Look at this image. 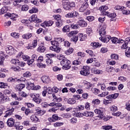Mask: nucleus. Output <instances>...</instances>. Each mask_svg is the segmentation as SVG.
<instances>
[{
  "mask_svg": "<svg viewBox=\"0 0 130 130\" xmlns=\"http://www.w3.org/2000/svg\"><path fill=\"white\" fill-rule=\"evenodd\" d=\"M98 30H99V34L100 36H101V37L100 38V40H101L102 42H104L105 43L109 42V40H110V36H105L104 37V35L106 34L105 26H100Z\"/></svg>",
  "mask_w": 130,
  "mask_h": 130,
  "instance_id": "f257e3e1",
  "label": "nucleus"
},
{
  "mask_svg": "<svg viewBox=\"0 0 130 130\" xmlns=\"http://www.w3.org/2000/svg\"><path fill=\"white\" fill-rule=\"evenodd\" d=\"M45 89H46V91H47V93H48V97L49 98H53L52 100L53 101L56 102H60L62 100L61 98H58L57 96H56L54 94H52L53 90L51 87H44Z\"/></svg>",
  "mask_w": 130,
  "mask_h": 130,
  "instance_id": "f03ea898",
  "label": "nucleus"
},
{
  "mask_svg": "<svg viewBox=\"0 0 130 130\" xmlns=\"http://www.w3.org/2000/svg\"><path fill=\"white\" fill-rule=\"evenodd\" d=\"M29 96L32 99V101L37 103V104H40L42 102V99L40 98V94L39 93H30Z\"/></svg>",
  "mask_w": 130,
  "mask_h": 130,
  "instance_id": "7ed1b4c3",
  "label": "nucleus"
},
{
  "mask_svg": "<svg viewBox=\"0 0 130 130\" xmlns=\"http://www.w3.org/2000/svg\"><path fill=\"white\" fill-rule=\"evenodd\" d=\"M60 64L62 66V69L67 70L71 69V61L66 58L64 60L60 61Z\"/></svg>",
  "mask_w": 130,
  "mask_h": 130,
  "instance_id": "20e7f679",
  "label": "nucleus"
},
{
  "mask_svg": "<svg viewBox=\"0 0 130 130\" xmlns=\"http://www.w3.org/2000/svg\"><path fill=\"white\" fill-rule=\"evenodd\" d=\"M80 74L82 76H88L90 74V67L89 66H83L80 72Z\"/></svg>",
  "mask_w": 130,
  "mask_h": 130,
  "instance_id": "39448f33",
  "label": "nucleus"
},
{
  "mask_svg": "<svg viewBox=\"0 0 130 130\" xmlns=\"http://www.w3.org/2000/svg\"><path fill=\"white\" fill-rule=\"evenodd\" d=\"M65 17H66V18H75L76 17H79V13L73 11L66 14Z\"/></svg>",
  "mask_w": 130,
  "mask_h": 130,
  "instance_id": "423d86ee",
  "label": "nucleus"
},
{
  "mask_svg": "<svg viewBox=\"0 0 130 130\" xmlns=\"http://www.w3.org/2000/svg\"><path fill=\"white\" fill-rule=\"evenodd\" d=\"M104 108H100V109H96L95 110H94V112L96 114L99 115V117L102 118H103V116L104 115V113H103V111H104Z\"/></svg>",
  "mask_w": 130,
  "mask_h": 130,
  "instance_id": "0eeeda50",
  "label": "nucleus"
},
{
  "mask_svg": "<svg viewBox=\"0 0 130 130\" xmlns=\"http://www.w3.org/2000/svg\"><path fill=\"white\" fill-rule=\"evenodd\" d=\"M11 63H13V64H17L19 67H21V68L25 67L26 64L24 62H20L18 59H12L11 60Z\"/></svg>",
  "mask_w": 130,
  "mask_h": 130,
  "instance_id": "6e6552de",
  "label": "nucleus"
},
{
  "mask_svg": "<svg viewBox=\"0 0 130 130\" xmlns=\"http://www.w3.org/2000/svg\"><path fill=\"white\" fill-rule=\"evenodd\" d=\"M29 21H30V22H35V23H42V20L38 18L36 15H33L31 16L29 19Z\"/></svg>",
  "mask_w": 130,
  "mask_h": 130,
  "instance_id": "1a4fd4ad",
  "label": "nucleus"
},
{
  "mask_svg": "<svg viewBox=\"0 0 130 130\" xmlns=\"http://www.w3.org/2000/svg\"><path fill=\"white\" fill-rule=\"evenodd\" d=\"M42 106L44 108H46L47 107H48V106H55L56 107H58V103H56L55 102H52L49 104H47V103H42Z\"/></svg>",
  "mask_w": 130,
  "mask_h": 130,
  "instance_id": "9d476101",
  "label": "nucleus"
},
{
  "mask_svg": "<svg viewBox=\"0 0 130 130\" xmlns=\"http://www.w3.org/2000/svg\"><path fill=\"white\" fill-rule=\"evenodd\" d=\"M50 43L53 46H52L53 49H60L59 47V43L57 41L54 40V41H52L50 42Z\"/></svg>",
  "mask_w": 130,
  "mask_h": 130,
  "instance_id": "9b49d317",
  "label": "nucleus"
},
{
  "mask_svg": "<svg viewBox=\"0 0 130 130\" xmlns=\"http://www.w3.org/2000/svg\"><path fill=\"white\" fill-rule=\"evenodd\" d=\"M88 7L89 4H88V3H83V4L80 7V8H79V11L81 13H83L85 12V11H86Z\"/></svg>",
  "mask_w": 130,
  "mask_h": 130,
  "instance_id": "f8f14e48",
  "label": "nucleus"
},
{
  "mask_svg": "<svg viewBox=\"0 0 130 130\" xmlns=\"http://www.w3.org/2000/svg\"><path fill=\"white\" fill-rule=\"evenodd\" d=\"M103 16H107L109 18H112V19H114L116 17V14L115 13H110L108 12H103L102 13Z\"/></svg>",
  "mask_w": 130,
  "mask_h": 130,
  "instance_id": "ddd939ff",
  "label": "nucleus"
},
{
  "mask_svg": "<svg viewBox=\"0 0 130 130\" xmlns=\"http://www.w3.org/2000/svg\"><path fill=\"white\" fill-rule=\"evenodd\" d=\"M7 123L9 127H13L15 125V119H13V118H10L8 119Z\"/></svg>",
  "mask_w": 130,
  "mask_h": 130,
  "instance_id": "4468645a",
  "label": "nucleus"
},
{
  "mask_svg": "<svg viewBox=\"0 0 130 130\" xmlns=\"http://www.w3.org/2000/svg\"><path fill=\"white\" fill-rule=\"evenodd\" d=\"M14 111H15V109L13 108L8 110L6 112L4 117H9V116H11V115L13 114V112H14Z\"/></svg>",
  "mask_w": 130,
  "mask_h": 130,
  "instance_id": "2eb2a0df",
  "label": "nucleus"
},
{
  "mask_svg": "<svg viewBox=\"0 0 130 130\" xmlns=\"http://www.w3.org/2000/svg\"><path fill=\"white\" fill-rule=\"evenodd\" d=\"M62 6L63 9L64 10H67L68 11L71 10V8H70V4L68 3L66 0H63L62 1Z\"/></svg>",
  "mask_w": 130,
  "mask_h": 130,
  "instance_id": "dca6fc26",
  "label": "nucleus"
},
{
  "mask_svg": "<svg viewBox=\"0 0 130 130\" xmlns=\"http://www.w3.org/2000/svg\"><path fill=\"white\" fill-rule=\"evenodd\" d=\"M36 111L38 115H43L45 113V111L42 110L39 107L36 108Z\"/></svg>",
  "mask_w": 130,
  "mask_h": 130,
  "instance_id": "f3484780",
  "label": "nucleus"
},
{
  "mask_svg": "<svg viewBox=\"0 0 130 130\" xmlns=\"http://www.w3.org/2000/svg\"><path fill=\"white\" fill-rule=\"evenodd\" d=\"M82 114L83 115V116H86V117H92V116H94V113L93 112L91 111H85Z\"/></svg>",
  "mask_w": 130,
  "mask_h": 130,
  "instance_id": "a211bd4d",
  "label": "nucleus"
},
{
  "mask_svg": "<svg viewBox=\"0 0 130 130\" xmlns=\"http://www.w3.org/2000/svg\"><path fill=\"white\" fill-rule=\"evenodd\" d=\"M58 119V116L56 114H54L52 116V117L48 118L49 121L51 122H54V121H56Z\"/></svg>",
  "mask_w": 130,
  "mask_h": 130,
  "instance_id": "6ab92c4d",
  "label": "nucleus"
},
{
  "mask_svg": "<svg viewBox=\"0 0 130 130\" xmlns=\"http://www.w3.org/2000/svg\"><path fill=\"white\" fill-rule=\"evenodd\" d=\"M30 120H31L32 122H35L36 123L40 121L38 117H37V116L35 115H32L30 116Z\"/></svg>",
  "mask_w": 130,
  "mask_h": 130,
  "instance_id": "aec40b11",
  "label": "nucleus"
},
{
  "mask_svg": "<svg viewBox=\"0 0 130 130\" xmlns=\"http://www.w3.org/2000/svg\"><path fill=\"white\" fill-rule=\"evenodd\" d=\"M32 36H33V34L28 32V33L23 35L22 38H23V39L28 40V39H30V38H31V37H32Z\"/></svg>",
  "mask_w": 130,
  "mask_h": 130,
  "instance_id": "412c9836",
  "label": "nucleus"
},
{
  "mask_svg": "<svg viewBox=\"0 0 130 130\" xmlns=\"http://www.w3.org/2000/svg\"><path fill=\"white\" fill-rule=\"evenodd\" d=\"M25 88V84H19L16 85L15 89L16 91H21Z\"/></svg>",
  "mask_w": 130,
  "mask_h": 130,
  "instance_id": "4be33fe9",
  "label": "nucleus"
},
{
  "mask_svg": "<svg viewBox=\"0 0 130 130\" xmlns=\"http://www.w3.org/2000/svg\"><path fill=\"white\" fill-rule=\"evenodd\" d=\"M41 80L43 83H47L50 82V79H49V77L47 76H44L41 78Z\"/></svg>",
  "mask_w": 130,
  "mask_h": 130,
  "instance_id": "5701e85b",
  "label": "nucleus"
},
{
  "mask_svg": "<svg viewBox=\"0 0 130 130\" xmlns=\"http://www.w3.org/2000/svg\"><path fill=\"white\" fill-rule=\"evenodd\" d=\"M97 86H98V88H101V90H102V91H104V90H105V89H106V85H105V83H104L99 82L98 83Z\"/></svg>",
  "mask_w": 130,
  "mask_h": 130,
  "instance_id": "b1692460",
  "label": "nucleus"
},
{
  "mask_svg": "<svg viewBox=\"0 0 130 130\" xmlns=\"http://www.w3.org/2000/svg\"><path fill=\"white\" fill-rule=\"evenodd\" d=\"M5 17H10V18H11V19H12L13 20H16V18H18V15L17 14H15L14 13L13 14H10V13H7L5 15Z\"/></svg>",
  "mask_w": 130,
  "mask_h": 130,
  "instance_id": "393cba45",
  "label": "nucleus"
},
{
  "mask_svg": "<svg viewBox=\"0 0 130 130\" xmlns=\"http://www.w3.org/2000/svg\"><path fill=\"white\" fill-rule=\"evenodd\" d=\"M78 24L79 26H80V27H87V22H86L85 21V20H79L78 22Z\"/></svg>",
  "mask_w": 130,
  "mask_h": 130,
  "instance_id": "a878e982",
  "label": "nucleus"
},
{
  "mask_svg": "<svg viewBox=\"0 0 130 130\" xmlns=\"http://www.w3.org/2000/svg\"><path fill=\"white\" fill-rule=\"evenodd\" d=\"M25 83L27 84L28 90H33L35 86L34 83H30V82H27V81H25Z\"/></svg>",
  "mask_w": 130,
  "mask_h": 130,
  "instance_id": "bb28decb",
  "label": "nucleus"
},
{
  "mask_svg": "<svg viewBox=\"0 0 130 130\" xmlns=\"http://www.w3.org/2000/svg\"><path fill=\"white\" fill-rule=\"evenodd\" d=\"M1 103H5V102H7V101H9V97L7 95H4L0 99Z\"/></svg>",
  "mask_w": 130,
  "mask_h": 130,
  "instance_id": "cd10ccee",
  "label": "nucleus"
},
{
  "mask_svg": "<svg viewBox=\"0 0 130 130\" xmlns=\"http://www.w3.org/2000/svg\"><path fill=\"white\" fill-rule=\"evenodd\" d=\"M122 12V13L123 15H129L130 14V11L127 10L126 8H125L124 7H123V8H122V10H121Z\"/></svg>",
  "mask_w": 130,
  "mask_h": 130,
  "instance_id": "c85d7f7f",
  "label": "nucleus"
},
{
  "mask_svg": "<svg viewBox=\"0 0 130 130\" xmlns=\"http://www.w3.org/2000/svg\"><path fill=\"white\" fill-rule=\"evenodd\" d=\"M0 66H4V61H5V57L4 56V53H0Z\"/></svg>",
  "mask_w": 130,
  "mask_h": 130,
  "instance_id": "c756f323",
  "label": "nucleus"
},
{
  "mask_svg": "<svg viewBox=\"0 0 130 130\" xmlns=\"http://www.w3.org/2000/svg\"><path fill=\"white\" fill-rule=\"evenodd\" d=\"M78 38L80 39V41H84V40H86L87 37L86 35L83 36V34H78Z\"/></svg>",
  "mask_w": 130,
  "mask_h": 130,
  "instance_id": "7c9ffc66",
  "label": "nucleus"
},
{
  "mask_svg": "<svg viewBox=\"0 0 130 130\" xmlns=\"http://www.w3.org/2000/svg\"><path fill=\"white\" fill-rule=\"evenodd\" d=\"M11 97H12V98H14V99H15V100H17L18 101H22V100H23V98H22V97L19 98V97L17 96V94L16 93L12 94Z\"/></svg>",
  "mask_w": 130,
  "mask_h": 130,
  "instance_id": "2f4dec72",
  "label": "nucleus"
},
{
  "mask_svg": "<svg viewBox=\"0 0 130 130\" xmlns=\"http://www.w3.org/2000/svg\"><path fill=\"white\" fill-rule=\"evenodd\" d=\"M91 46H92V47H94V48H99V47H101V44H100L99 43H91L90 44Z\"/></svg>",
  "mask_w": 130,
  "mask_h": 130,
  "instance_id": "473e14b6",
  "label": "nucleus"
},
{
  "mask_svg": "<svg viewBox=\"0 0 130 130\" xmlns=\"http://www.w3.org/2000/svg\"><path fill=\"white\" fill-rule=\"evenodd\" d=\"M83 84L84 85H85L86 89H87L88 90L90 89V88L92 87V84L88 82V81H84Z\"/></svg>",
  "mask_w": 130,
  "mask_h": 130,
  "instance_id": "72a5a7b5",
  "label": "nucleus"
},
{
  "mask_svg": "<svg viewBox=\"0 0 130 130\" xmlns=\"http://www.w3.org/2000/svg\"><path fill=\"white\" fill-rule=\"evenodd\" d=\"M54 22L52 20H49L48 21H45L44 24H45V26L47 27H50V26H52L53 25Z\"/></svg>",
  "mask_w": 130,
  "mask_h": 130,
  "instance_id": "f704fd0d",
  "label": "nucleus"
},
{
  "mask_svg": "<svg viewBox=\"0 0 130 130\" xmlns=\"http://www.w3.org/2000/svg\"><path fill=\"white\" fill-rule=\"evenodd\" d=\"M76 102L77 101L74 98H70L68 100V104L74 105V104H76Z\"/></svg>",
  "mask_w": 130,
  "mask_h": 130,
  "instance_id": "c9c22d12",
  "label": "nucleus"
},
{
  "mask_svg": "<svg viewBox=\"0 0 130 130\" xmlns=\"http://www.w3.org/2000/svg\"><path fill=\"white\" fill-rule=\"evenodd\" d=\"M100 11H101V15H102V13L103 12H107L106 10H108V7L107 6H103L101 7H100Z\"/></svg>",
  "mask_w": 130,
  "mask_h": 130,
  "instance_id": "e433bc0d",
  "label": "nucleus"
},
{
  "mask_svg": "<svg viewBox=\"0 0 130 130\" xmlns=\"http://www.w3.org/2000/svg\"><path fill=\"white\" fill-rule=\"evenodd\" d=\"M9 84L7 83H4L0 82V88L1 89H6V88H8Z\"/></svg>",
  "mask_w": 130,
  "mask_h": 130,
  "instance_id": "4c0bfd02",
  "label": "nucleus"
},
{
  "mask_svg": "<svg viewBox=\"0 0 130 130\" xmlns=\"http://www.w3.org/2000/svg\"><path fill=\"white\" fill-rule=\"evenodd\" d=\"M106 71H107L108 73H114L115 69L112 67H108L106 68Z\"/></svg>",
  "mask_w": 130,
  "mask_h": 130,
  "instance_id": "58836bf2",
  "label": "nucleus"
},
{
  "mask_svg": "<svg viewBox=\"0 0 130 130\" xmlns=\"http://www.w3.org/2000/svg\"><path fill=\"white\" fill-rule=\"evenodd\" d=\"M37 67L40 69H45L46 68V64L42 63L41 62H39L37 63Z\"/></svg>",
  "mask_w": 130,
  "mask_h": 130,
  "instance_id": "ea45409f",
  "label": "nucleus"
},
{
  "mask_svg": "<svg viewBox=\"0 0 130 130\" xmlns=\"http://www.w3.org/2000/svg\"><path fill=\"white\" fill-rule=\"evenodd\" d=\"M22 125H23L24 127H28V126H30V121H29V120H24L22 122Z\"/></svg>",
  "mask_w": 130,
  "mask_h": 130,
  "instance_id": "a19ab883",
  "label": "nucleus"
},
{
  "mask_svg": "<svg viewBox=\"0 0 130 130\" xmlns=\"http://www.w3.org/2000/svg\"><path fill=\"white\" fill-rule=\"evenodd\" d=\"M71 124H76L78 122V119L76 117H73L70 120Z\"/></svg>",
  "mask_w": 130,
  "mask_h": 130,
  "instance_id": "79ce46f5",
  "label": "nucleus"
},
{
  "mask_svg": "<svg viewBox=\"0 0 130 130\" xmlns=\"http://www.w3.org/2000/svg\"><path fill=\"white\" fill-rule=\"evenodd\" d=\"M74 116H75L76 117H83L84 115L83 113H81L80 112H75L73 113Z\"/></svg>",
  "mask_w": 130,
  "mask_h": 130,
  "instance_id": "37998d69",
  "label": "nucleus"
},
{
  "mask_svg": "<svg viewBox=\"0 0 130 130\" xmlns=\"http://www.w3.org/2000/svg\"><path fill=\"white\" fill-rule=\"evenodd\" d=\"M81 63H82V60H80V59L75 60L73 62V64L74 66H79Z\"/></svg>",
  "mask_w": 130,
  "mask_h": 130,
  "instance_id": "c03bdc74",
  "label": "nucleus"
},
{
  "mask_svg": "<svg viewBox=\"0 0 130 130\" xmlns=\"http://www.w3.org/2000/svg\"><path fill=\"white\" fill-rule=\"evenodd\" d=\"M109 92L108 91H105L102 92L101 94H99L98 96L99 97H105L106 96H107V95H109Z\"/></svg>",
  "mask_w": 130,
  "mask_h": 130,
  "instance_id": "a18cd8bd",
  "label": "nucleus"
},
{
  "mask_svg": "<svg viewBox=\"0 0 130 130\" xmlns=\"http://www.w3.org/2000/svg\"><path fill=\"white\" fill-rule=\"evenodd\" d=\"M93 67H96V68H99L101 66V63L100 62L94 61L92 63Z\"/></svg>",
  "mask_w": 130,
  "mask_h": 130,
  "instance_id": "49530a36",
  "label": "nucleus"
},
{
  "mask_svg": "<svg viewBox=\"0 0 130 130\" xmlns=\"http://www.w3.org/2000/svg\"><path fill=\"white\" fill-rule=\"evenodd\" d=\"M93 73L95 75H101L103 74V71L99 69H96L94 71Z\"/></svg>",
  "mask_w": 130,
  "mask_h": 130,
  "instance_id": "de8ad7c7",
  "label": "nucleus"
},
{
  "mask_svg": "<svg viewBox=\"0 0 130 130\" xmlns=\"http://www.w3.org/2000/svg\"><path fill=\"white\" fill-rule=\"evenodd\" d=\"M38 9L37 8H32L31 10L29 11L30 14H33L35 13H38Z\"/></svg>",
  "mask_w": 130,
  "mask_h": 130,
  "instance_id": "09e8293b",
  "label": "nucleus"
},
{
  "mask_svg": "<svg viewBox=\"0 0 130 130\" xmlns=\"http://www.w3.org/2000/svg\"><path fill=\"white\" fill-rule=\"evenodd\" d=\"M11 36L13 38H19L20 37V34L16 32H12L11 34Z\"/></svg>",
  "mask_w": 130,
  "mask_h": 130,
  "instance_id": "8fccbe9b",
  "label": "nucleus"
},
{
  "mask_svg": "<svg viewBox=\"0 0 130 130\" xmlns=\"http://www.w3.org/2000/svg\"><path fill=\"white\" fill-rule=\"evenodd\" d=\"M46 62L48 66H49V64H52L53 61L51 58H48L46 59Z\"/></svg>",
  "mask_w": 130,
  "mask_h": 130,
  "instance_id": "3c124183",
  "label": "nucleus"
},
{
  "mask_svg": "<svg viewBox=\"0 0 130 130\" xmlns=\"http://www.w3.org/2000/svg\"><path fill=\"white\" fill-rule=\"evenodd\" d=\"M100 100H99V99H95V100H93L92 101V104H93L94 105H98L99 104H100Z\"/></svg>",
  "mask_w": 130,
  "mask_h": 130,
  "instance_id": "603ef678",
  "label": "nucleus"
},
{
  "mask_svg": "<svg viewBox=\"0 0 130 130\" xmlns=\"http://www.w3.org/2000/svg\"><path fill=\"white\" fill-rule=\"evenodd\" d=\"M22 2H23V0H14L13 5L15 7H17V6H19L20 3H22Z\"/></svg>",
  "mask_w": 130,
  "mask_h": 130,
  "instance_id": "864d4df0",
  "label": "nucleus"
},
{
  "mask_svg": "<svg viewBox=\"0 0 130 130\" xmlns=\"http://www.w3.org/2000/svg\"><path fill=\"white\" fill-rule=\"evenodd\" d=\"M11 69L14 71V72H20V69L19 66L11 67Z\"/></svg>",
  "mask_w": 130,
  "mask_h": 130,
  "instance_id": "5fc2aeb1",
  "label": "nucleus"
},
{
  "mask_svg": "<svg viewBox=\"0 0 130 130\" xmlns=\"http://www.w3.org/2000/svg\"><path fill=\"white\" fill-rule=\"evenodd\" d=\"M102 129H105V130H109V129H112V125H104L102 127Z\"/></svg>",
  "mask_w": 130,
  "mask_h": 130,
  "instance_id": "6e6d98bb",
  "label": "nucleus"
},
{
  "mask_svg": "<svg viewBox=\"0 0 130 130\" xmlns=\"http://www.w3.org/2000/svg\"><path fill=\"white\" fill-rule=\"evenodd\" d=\"M63 32H70V25H66L62 29Z\"/></svg>",
  "mask_w": 130,
  "mask_h": 130,
  "instance_id": "4d7b16f0",
  "label": "nucleus"
},
{
  "mask_svg": "<svg viewBox=\"0 0 130 130\" xmlns=\"http://www.w3.org/2000/svg\"><path fill=\"white\" fill-rule=\"evenodd\" d=\"M31 73L29 71H27L23 74V77L25 78H29V77H31Z\"/></svg>",
  "mask_w": 130,
  "mask_h": 130,
  "instance_id": "13d9d810",
  "label": "nucleus"
},
{
  "mask_svg": "<svg viewBox=\"0 0 130 130\" xmlns=\"http://www.w3.org/2000/svg\"><path fill=\"white\" fill-rule=\"evenodd\" d=\"M112 102V101L111 100H106L104 99L103 100V104L105 105H107V104H110Z\"/></svg>",
  "mask_w": 130,
  "mask_h": 130,
  "instance_id": "bf43d9fd",
  "label": "nucleus"
},
{
  "mask_svg": "<svg viewBox=\"0 0 130 130\" xmlns=\"http://www.w3.org/2000/svg\"><path fill=\"white\" fill-rule=\"evenodd\" d=\"M107 91H115L116 87L115 86H109L107 88Z\"/></svg>",
  "mask_w": 130,
  "mask_h": 130,
  "instance_id": "052dcab7",
  "label": "nucleus"
},
{
  "mask_svg": "<svg viewBox=\"0 0 130 130\" xmlns=\"http://www.w3.org/2000/svg\"><path fill=\"white\" fill-rule=\"evenodd\" d=\"M7 53H8L9 55H12L14 54V52H15V50L14 49H8L6 50Z\"/></svg>",
  "mask_w": 130,
  "mask_h": 130,
  "instance_id": "680f3d73",
  "label": "nucleus"
},
{
  "mask_svg": "<svg viewBox=\"0 0 130 130\" xmlns=\"http://www.w3.org/2000/svg\"><path fill=\"white\" fill-rule=\"evenodd\" d=\"M29 10V7L27 5H24L22 6L21 11H28Z\"/></svg>",
  "mask_w": 130,
  "mask_h": 130,
  "instance_id": "e2e57ef3",
  "label": "nucleus"
},
{
  "mask_svg": "<svg viewBox=\"0 0 130 130\" xmlns=\"http://www.w3.org/2000/svg\"><path fill=\"white\" fill-rule=\"evenodd\" d=\"M111 58L112 59H115L116 60H117V59H118V55L116 54H112L111 55Z\"/></svg>",
  "mask_w": 130,
  "mask_h": 130,
  "instance_id": "0e129e2a",
  "label": "nucleus"
},
{
  "mask_svg": "<svg viewBox=\"0 0 130 130\" xmlns=\"http://www.w3.org/2000/svg\"><path fill=\"white\" fill-rule=\"evenodd\" d=\"M78 40H79V36L78 37H77V36H73L71 38V41H73L74 42H75V43H76L77 41H78Z\"/></svg>",
  "mask_w": 130,
  "mask_h": 130,
  "instance_id": "69168bd1",
  "label": "nucleus"
},
{
  "mask_svg": "<svg viewBox=\"0 0 130 130\" xmlns=\"http://www.w3.org/2000/svg\"><path fill=\"white\" fill-rule=\"evenodd\" d=\"M118 80L121 82H125V81H126V78L123 76H120L118 77Z\"/></svg>",
  "mask_w": 130,
  "mask_h": 130,
  "instance_id": "338daca9",
  "label": "nucleus"
},
{
  "mask_svg": "<svg viewBox=\"0 0 130 130\" xmlns=\"http://www.w3.org/2000/svg\"><path fill=\"white\" fill-rule=\"evenodd\" d=\"M125 53L127 57H130V49H126L125 51Z\"/></svg>",
  "mask_w": 130,
  "mask_h": 130,
  "instance_id": "774afa93",
  "label": "nucleus"
}]
</instances>
